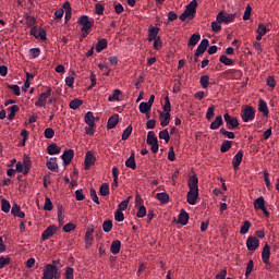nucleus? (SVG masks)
I'll use <instances>...</instances> for the list:
<instances>
[{"instance_id":"obj_1","label":"nucleus","mask_w":279,"mask_h":279,"mask_svg":"<svg viewBox=\"0 0 279 279\" xmlns=\"http://www.w3.org/2000/svg\"><path fill=\"white\" fill-rule=\"evenodd\" d=\"M197 14V0H192L185 8L184 12L180 15V21H186V19H195Z\"/></svg>"},{"instance_id":"obj_2","label":"nucleus","mask_w":279,"mask_h":279,"mask_svg":"<svg viewBox=\"0 0 279 279\" xmlns=\"http://www.w3.org/2000/svg\"><path fill=\"white\" fill-rule=\"evenodd\" d=\"M78 25H82L81 32L83 34V38H86L88 34H90V29L93 28V21L88 17V15H82L78 21Z\"/></svg>"},{"instance_id":"obj_3","label":"nucleus","mask_w":279,"mask_h":279,"mask_svg":"<svg viewBox=\"0 0 279 279\" xmlns=\"http://www.w3.org/2000/svg\"><path fill=\"white\" fill-rule=\"evenodd\" d=\"M60 279V271H58V267L52 264L46 265L44 269V275L41 279Z\"/></svg>"},{"instance_id":"obj_4","label":"nucleus","mask_w":279,"mask_h":279,"mask_svg":"<svg viewBox=\"0 0 279 279\" xmlns=\"http://www.w3.org/2000/svg\"><path fill=\"white\" fill-rule=\"evenodd\" d=\"M235 19H236V14H228L223 11H220L217 14L216 21H218V23H225L226 25H228L230 23H234Z\"/></svg>"},{"instance_id":"obj_5","label":"nucleus","mask_w":279,"mask_h":279,"mask_svg":"<svg viewBox=\"0 0 279 279\" xmlns=\"http://www.w3.org/2000/svg\"><path fill=\"white\" fill-rule=\"evenodd\" d=\"M241 117L244 123H250V121H254L256 117V110H254V107H246L244 110H242Z\"/></svg>"},{"instance_id":"obj_6","label":"nucleus","mask_w":279,"mask_h":279,"mask_svg":"<svg viewBox=\"0 0 279 279\" xmlns=\"http://www.w3.org/2000/svg\"><path fill=\"white\" fill-rule=\"evenodd\" d=\"M51 97V88H48L46 92L41 93L38 97V100L35 102L37 108H45L47 106V99Z\"/></svg>"},{"instance_id":"obj_7","label":"nucleus","mask_w":279,"mask_h":279,"mask_svg":"<svg viewBox=\"0 0 279 279\" xmlns=\"http://www.w3.org/2000/svg\"><path fill=\"white\" fill-rule=\"evenodd\" d=\"M260 246V240H258L256 236H248L246 240V247L248 252H256L258 247Z\"/></svg>"},{"instance_id":"obj_8","label":"nucleus","mask_w":279,"mask_h":279,"mask_svg":"<svg viewBox=\"0 0 279 279\" xmlns=\"http://www.w3.org/2000/svg\"><path fill=\"white\" fill-rule=\"evenodd\" d=\"M269 258H271V246H269V244L266 243L262 252V260L264 265H266L267 267H271V263H269Z\"/></svg>"},{"instance_id":"obj_9","label":"nucleus","mask_w":279,"mask_h":279,"mask_svg":"<svg viewBox=\"0 0 279 279\" xmlns=\"http://www.w3.org/2000/svg\"><path fill=\"white\" fill-rule=\"evenodd\" d=\"M97 158L95 157V155L88 150L85 155V160H84V169L85 171L90 170V167H93V165H95Z\"/></svg>"},{"instance_id":"obj_10","label":"nucleus","mask_w":279,"mask_h":279,"mask_svg":"<svg viewBox=\"0 0 279 279\" xmlns=\"http://www.w3.org/2000/svg\"><path fill=\"white\" fill-rule=\"evenodd\" d=\"M223 119L229 130H235V128H239V119L232 118L229 113H225Z\"/></svg>"},{"instance_id":"obj_11","label":"nucleus","mask_w":279,"mask_h":279,"mask_svg":"<svg viewBox=\"0 0 279 279\" xmlns=\"http://www.w3.org/2000/svg\"><path fill=\"white\" fill-rule=\"evenodd\" d=\"M58 232V227L56 225L49 226L43 233H41V241H47V239H51L53 234Z\"/></svg>"},{"instance_id":"obj_12","label":"nucleus","mask_w":279,"mask_h":279,"mask_svg":"<svg viewBox=\"0 0 279 279\" xmlns=\"http://www.w3.org/2000/svg\"><path fill=\"white\" fill-rule=\"evenodd\" d=\"M73 156H75V151L73 149L64 150L61 155V158L63 160V165L66 167L71 165V161L73 160Z\"/></svg>"},{"instance_id":"obj_13","label":"nucleus","mask_w":279,"mask_h":279,"mask_svg":"<svg viewBox=\"0 0 279 279\" xmlns=\"http://www.w3.org/2000/svg\"><path fill=\"white\" fill-rule=\"evenodd\" d=\"M199 180L197 179V177L195 175H191L189 179V183L187 186L190 189V191H196L199 192Z\"/></svg>"},{"instance_id":"obj_14","label":"nucleus","mask_w":279,"mask_h":279,"mask_svg":"<svg viewBox=\"0 0 279 279\" xmlns=\"http://www.w3.org/2000/svg\"><path fill=\"white\" fill-rule=\"evenodd\" d=\"M197 197H199V192L189 191L187 192V204L195 206L197 204Z\"/></svg>"},{"instance_id":"obj_15","label":"nucleus","mask_w":279,"mask_h":279,"mask_svg":"<svg viewBox=\"0 0 279 279\" xmlns=\"http://www.w3.org/2000/svg\"><path fill=\"white\" fill-rule=\"evenodd\" d=\"M208 45H210V41L208 39H203L197 49H196V56H202L203 53H206V49H208Z\"/></svg>"},{"instance_id":"obj_16","label":"nucleus","mask_w":279,"mask_h":279,"mask_svg":"<svg viewBox=\"0 0 279 279\" xmlns=\"http://www.w3.org/2000/svg\"><path fill=\"white\" fill-rule=\"evenodd\" d=\"M118 124H119V114L114 113L113 116H111L108 119L107 129L108 130H114V128H117Z\"/></svg>"},{"instance_id":"obj_17","label":"nucleus","mask_w":279,"mask_h":279,"mask_svg":"<svg viewBox=\"0 0 279 279\" xmlns=\"http://www.w3.org/2000/svg\"><path fill=\"white\" fill-rule=\"evenodd\" d=\"M160 32V28L156 26H149L148 28V41L151 43L153 40L158 39V33Z\"/></svg>"},{"instance_id":"obj_18","label":"nucleus","mask_w":279,"mask_h":279,"mask_svg":"<svg viewBox=\"0 0 279 279\" xmlns=\"http://www.w3.org/2000/svg\"><path fill=\"white\" fill-rule=\"evenodd\" d=\"M125 167L133 171L136 170V157L134 155V150L131 151V156L126 159Z\"/></svg>"},{"instance_id":"obj_19","label":"nucleus","mask_w":279,"mask_h":279,"mask_svg":"<svg viewBox=\"0 0 279 279\" xmlns=\"http://www.w3.org/2000/svg\"><path fill=\"white\" fill-rule=\"evenodd\" d=\"M241 162H243V150H239L233 157V169H239V167H241Z\"/></svg>"},{"instance_id":"obj_20","label":"nucleus","mask_w":279,"mask_h":279,"mask_svg":"<svg viewBox=\"0 0 279 279\" xmlns=\"http://www.w3.org/2000/svg\"><path fill=\"white\" fill-rule=\"evenodd\" d=\"M159 119H160V125L161 128H167L169 125V121H171V113H159Z\"/></svg>"},{"instance_id":"obj_21","label":"nucleus","mask_w":279,"mask_h":279,"mask_svg":"<svg viewBox=\"0 0 279 279\" xmlns=\"http://www.w3.org/2000/svg\"><path fill=\"white\" fill-rule=\"evenodd\" d=\"M223 125V117L218 116L215 120L210 123L209 128L211 130H219Z\"/></svg>"},{"instance_id":"obj_22","label":"nucleus","mask_w":279,"mask_h":279,"mask_svg":"<svg viewBox=\"0 0 279 279\" xmlns=\"http://www.w3.org/2000/svg\"><path fill=\"white\" fill-rule=\"evenodd\" d=\"M178 223H181V226H186V223H189V213H186V210L181 209L178 218Z\"/></svg>"},{"instance_id":"obj_23","label":"nucleus","mask_w":279,"mask_h":279,"mask_svg":"<svg viewBox=\"0 0 279 279\" xmlns=\"http://www.w3.org/2000/svg\"><path fill=\"white\" fill-rule=\"evenodd\" d=\"M12 215L14 217H19L20 219H25V213L21 211V206L19 204H14L11 208Z\"/></svg>"},{"instance_id":"obj_24","label":"nucleus","mask_w":279,"mask_h":279,"mask_svg":"<svg viewBox=\"0 0 279 279\" xmlns=\"http://www.w3.org/2000/svg\"><path fill=\"white\" fill-rule=\"evenodd\" d=\"M258 110L264 114V117H269V107L264 99H259Z\"/></svg>"},{"instance_id":"obj_25","label":"nucleus","mask_w":279,"mask_h":279,"mask_svg":"<svg viewBox=\"0 0 279 279\" xmlns=\"http://www.w3.org/2000/svg\"><path fill=\"white\" fill-rule=\"evenodd\" d=\"M46 166L49 171L58 173V161L56 160V158H50L49 160H47Z\"/></svg>"},{"instance_id":"obj_26","label":"nucleus","mask_w":279,"mask_h":279,"mask_svg":"<svg viewBox=\"0 0 279 279\" xmlns=\"http://www.w3.org/2000/svg\"><path fill=\"white\" fill-rule=\"evenodd\" d=\"M110 252L113 255L119 254V252H121V241H119V240L112 241L111 246H110Z\"/></svg>"},{"instance_id":"obj_27","label":"nucleus","mask_w":279,"mask_h":279,"mask_svg":"<svg viewBox=\"0 0 279 279\" xmlns=\"http://www.w3.org/2000/svg\"><path fill=\"white\" fill-rule=\"evenodd\" d=\"M84 121H85L86 125H89V128H95V116L93 114L92 111H88L85 114Z\"/></svg>"},{"instance_id":"obj_28","label":"nucleus","mask_w":279,"mask_h":279,"mask_svg":"<svg viewBox=\"0 0 279 279\" xmlns=\"http://www.w3.org/2000/svg\"><path fill=\"white\" fill-rule=\"evenodd\" d=\"M62 148H60V146H58V144H50L47 147V151L49 154V156H57L58 154H60Z\"/></svg>"},{"instance_id":"obj_29","label":"nucleus","mask_w":279,"mask_h":279,"mask_svg":"<svg viewBox=\"0 0 279 279\" xmlns=\"http://www.w3.org/2000/svg\"><path fill=\"white\" fill-rule=\"evenodd\" d=\"M107 48H108V39H106V38L99 39L96 45L97 53H101L104 51V49H107Z\"/></svg>"},{"instance_id":"obj_30","label":"nucleus","mask_w":279,"mask_h":279,"mask_svg":"<svg viewBox=\"0 0 279 279\" xmlns=\"http://www.w3.org/2000/svg\"><path fill=\"white\" fill-rule=\"evenodd\" d=\"M99 193L102 197H107V195H110V184L102 183L100 185Z\"/></svg>"},{"instance_id":"obj_31","label":"nucleus","mask_w":279,"mask_h":279,"mask_svg":"<svg viewBox=\"0 0 279 279\" xmlns=\"http://www.w3.org/2000/svg\"><path fill=\"white\" fill-rule=\"evenodd\" d=\"M147 145H154V143H158V137H156V133L154 131H149L146 140Z\"/></svg>"},{"instance_id":"obj_32","label":"nucleus","mask_w":279,"mask_h":279,"mask_svg":"<svg viewBox=\"0 0 279 279\" xmlns=\"http://www.w3.org/2000/svg\"><path fill=\"white\" fill-rule=\"evenodd\" d=\"M199 40H202V35L199 34H193L190 39H189V46L190 47H195V45H197V43H199Z\"/></svg>"},{"instance_id":"obj_33","label":"nucleus","mask_w":279,"mask_h":279,"mask_svg":"<svg viewBox=\"0 0 279 279\" xmlns=\"http://www.w3.org/2000/svg\"><path fill=\"white\" fill-rule=\"evenodd\" d=\"M156 198L161 203V204H169V194L161 192L156 194Z\"/></svg>"},{"instance_id":"obj_34","label":"nucleus","mask_w":279,"mask_h":279,"mask_svg":"<svg viewBox=\"0 0 279 279\" xmlns=\"http://www.w3.org/2000/svg\"><path fill=\"white\" fill-rule=\"evenodd\" d=\"M265 206V197L259 196L254 202V208L255 210H260Z\"/></svg>"},{"instance_id":"obj_35","label":"nucleus","mask_w":279,"mask_h":279,"mask_svg":"<svg viewBox=\"0 0 279 279\" xmlns=\"http://www.w3.org/2000/svg\"><path fill=\"white\" fill-rule=\"evenodd\" d=\"M10 208H12V206L10 205V201L2 198L1 199V210L2 213H10Z\"/></svg>"},{"instance_id":"obj_36","label":"nucleus","mask_w":279,"mask_h":279,"mask_svg":"<svg viewBox=\"0 0 279 279\" xmlns=\"http://www.w3.org/2000/svg\"><path fill=\"white\" fill-rule=\"evenodd\" d=\"M219 60L226 66H232V64H234V60L228 58L226 54L220 56Z\"/></svg>"},{"instance_id":"obj_37","label":"nucleus","mask_w":279,"mask_h":279,"mask_svg":"<svg viewBox=\"0 0 279 279\" xmlns=\"http://www.w3.org/2000/svg\"><path fill=\"white\" fill-rule=\"evenodd\" d=\"M232 149V142L231 141H225L220 146L221 154H226V151Z\"/></svg>"},{"instance_id":"obj_38","label":"nucleus","mask_w":279,"mask_h":279,"mask_svg":"<svg viewBox=\"0 0 279 279\" xmlns=\"http://www.w3.org/2000/svg\"><path fill=\"white\" fill-rule=\"evenodd\" d=\"M159 138L161 141H165L166 143H169L171 141V136L169 135V131L167 129L159 132Z\"/></svg>"},{"instance_id":"obj_39","label":"nucleus","mask_w":279,"mask_h":279,"mask_svg":"<svg viewBox=\"0 0 279 279\" xmlns=\"http://www.w3.org/2000/svg\"><path fill=\"white\" fill-rule=\"evenodd\" d=\"M138 109L142 114H147L151 110V107L147 102H141Z\"/></svg>"},{"instance_id":"obj_40","label":"nucleus","mask_w":279,"mask_h":279,"mask_svg":"<svg viewBox=\"0 0 279 279\" xmlns=\"http://www.w3.org/2000/svg\"><path fill=\"white\" fill-rule=\"evenodd\" d=\"M130 199H132V196H129L128 198L122 201L118 206V210H120L121 213H123V210H128V204H130Z\"/></svg>"},{"instance_id":"obj_41","label":"nucleus","mask_w":279,"mask_h":279,"mask_svg":"<svg viewBox=\"0 0 279 279\" xmlns=\"http://www.w3.org/2000/svg\"><path fill=\"white\" fill-rule=\"evenodd\" d=\"M250 228H252V222H250V220H245L240 229V233L247 234L250 232Z\"/></svg>"},{"instance_id":"obj_42","label":"nucleus","mask_w":279,"mask_h":279,"mask_svg":"<svg viewBox=\"0 0 279 279\" xmlns=\"http://www.w3.org/2000/svg\"><path fill=\"white\" fill-rule=\"evenodd\" d=\"M146 216H147V208L145 207V205H141L136 213V217L137 219H143V217H146Z\"/></svg>"},{"instance_id":"obj_43","label":"nucleus","mask_w":279,"mask_h":279,"mask_svg":"<svg viewBox=\"0 0 279 279\" xmlns=\"http://www.w3.org/2000/svg\"><path fill=\"white\" fill-rule=\"evenodd\" d=\"M199 83L203 88H208V84H210V76L208 75L201 76Z\"/></svg>"},{"instance_id":"obj_44","label":"nucleus","mask_w":279,"mask_h":279,"mask_svg":"<svg viewBox=\"0 0 279 279\" xmlns=\"http://www.w3.org/2000/svg\"><path fill=\"white\" fill-rule=\"evenodd\" d=\"M82 104H84V101L80 100V99H73L70 101V108L71 110H77V108H80V106H82Z\"/></svg>"},{"instance_id":"obj_45","label":"nucleus","mask_w":279,"mask_h":279,"mask_svg":"<svg viewBox=\"0 0 279 279\" xmlns=\"http://www.w3.org/2000/svg\"><path fill=\"white\" fill-rule=\"evenodd\" d=\"M132 136V125H129L122 133V141H128Z\"/></svg>"},{"instance_id":"obj_46","label":"nucleus","mask_w":279,"mask_h":279,"mask_svg":"<svg viewBox=\"0 0 279 279\" xmlns=\"http://www.w3.org/2000/svg\"><path fill=\"white\" fill-rule=\"evenodd\" d=\"M62 213H64V207H62V205H58L57 206V215H58L59 223H62V221H64V216L62 215Z\"/></svg>"},{"instance_id":"obj_47","label":"nucleus","mask_w":279,"mask_h":279,"mask_svg":"<svg viewBox=\"0 0 279 279\" xmlns=\"http://www.w3.org/2000/svg\"><path fill=\"white\" fill-rule=\"evenodd\" d=\"M104 232H111L112 231V220H105L102 223Z\"/></svg>"},{"instance_id":"obj_48","label":"nucleus","mask_w":279,"mask_h":279,"mask_svg":"<svg viewBox=\"0 0 279 279\" xmlns=\"http://www.w3.org/2000/svg\"><path fill=\"white\" fill-rule=\"evenodd\" d=\"M119 95H121V90L114 89L113 94L108 97V101H119Z\"/></svg>"},{"instance_id":"obj_49","label":"nucleus","mask_w":279,"mask_h":279,"mask_svg":"<svg viewBox=\"0 0 279 279\" xmlns=\"http://www.w3.org/2000/svg\"><path fill=\"white\" fill-rule=\"evenodd\" d=\"M163 112L171 113V101L169 100V96L165 98Z\"/></svg>"},{"instance_id":"obj_50","label":"nucleus","mask_w":279,"mask_h":279,"mask_svg":"<svg viewBox=\"0 0 279 279\" xmlns=\"http://www.w3.org/2000/svg\"><path fill=\"white\" fill-rule=\"evenodd\" d=\"M252 271H254V260L250 259L246 264L245 277L247 278Z\"/></svg>"},{"instance_id":"obj_51","label":"nucleus","mask_w":279,"mask_h":279,"mask_svg":"<svg viewBox=\"0 0 279 279\" xmlns=\"http://www.w3.org/2000/svg\"><path fill=\"white\" fill-rule=\"evenodd\" d=\"M7 88L13 90L16 97H21V87H19V85H7Z\"/></svg>"},{"instance_id":"obj_52","label":"nucleus","mask_w":279,"mask_h":279,"mask_svg":"<svg viewBox=\"0 0 279 279\" xmlns=\"http://www.w3.org/2000/svg\"><path fill=\"white\" fill-rule=\"evenodd\" d=\"M219 133L222 135V136H227V138H235V135H234V132H230V131H227L226 129H220Z\"/></svg>"},{"instance_id":"obj_53","label":"nucleus","mask_w":279,"mask_h":279,"mask_svg":"<svg viewBox=\"0 0 279 279\" xmlns=\"http://www.w3.org/2000/svg\"><path fill=\"white\" fill-rule=\"evenodd\" d=\"M44 136L45 138H53V136H56V131H53L51 128H47L44 131Z\"/></svg>"},{"instance_id":"obj_54","label":"nucleus","mask_w":279,"mask_h":279,"mask_svg":"<svg viewBox=\"0 0 279 279\" xmlns=\"http://www.w3.org/2000/svg\"><path fill=\"white\" fill-rule=\"evenodd\" d=\"M44 210H53V203H51V198L46 197L45 198V205H44Z\"/></svg>"},{"instance_id":"obj_55","label":"nucleus","mask_w":279,"mask_h":279,"mask_svg":"<svg viewBox=\"0 0 279 279\" xmlns=\"http://www.w3.org/2000/svg\"><path fill=\"white\" fill-rule=\"evenodd\" d=\"M95 239L93 238V234L85 233V243H86V248L90 247L93 245Z\"/></svg>"},{"instance_id":"obj_56","label":"nucleus","mask_w":279,"mask_h":279,"mask_svg":"<svg viewBox=\"0 0 279 279\" xmlns=\"http://www.w3.org/2000/svg\"><path fill=\"white\" fill-rule=\"evenodd\" d=\"M89 195H90V198L92 201L95 203V204H99V196H97V191H95V189H90L89 190Z\"/></svg>"},{"instance_id":"obj_57","label":"nucleus","mask_w":279,"mask_h":279,"mask_svg":"<svg viewBox=\"0 0 279 279\" xmlns=\"http://www.w3.org/2000/svg\"><path fill=\"white\" fill-rule=\"evenodd\" d=\"M114 219L116 221H124L125 220V216L123 215V211L117 209L116 213H114Z\"/></svg>"},{"instance_id":"obj_58","label":"nucleus","mask_w":279,"mask_h":279,"mask_svg":"<svg viewBox=\"0 0 279 279\" xmlns=\"http://www.w3.org/2000/svg\"><path fill=\"white\" fill-rule=\"evenodd\" d=\"M211 31L217 34L218 32H221V23L216 20V22H211Z\"/></svg>"},{"instance_id":"obj_59","label":"nucleus","mask_w":279,"mask_h":279,"mask_svg":"<svg viewBox=\"0 0 279 279\" xmlns=\"http://www.w3.org/2000/svg\"><path fill=\"white\" fill-rule=\"evenodd\" d=\"M251 16H252V7L247 5L243 14V21H250Z\"/></svg>"},{"instance_id":"obj_60","label":"nucleus","mask_w":279,"mask_h":279,"mask_svg":"<svg viewBox=\"0 0 279 279\" xmlns=\"http://www.w3.org/2000/svg\"><path fill=\"white\" fill-rule=\"evenodd\" d=\"M214 117H215V106H211L207 109L206 119L207 121H210V119H213Z\"/></svg>"},{"instance_id":"obj_61","label":"nucleus","mask_w":279,"mask_h":279,"mask_svg":"<svg viewBox=\"0 0 279 279\" xmlns=\"http://www.w3.org/2000/svg\"><path fill=\"white\" fill-rule=\"evenodd\" d=\"M29 53H31V58L35 60V58H38V56H40V48H32L29 50Z\"/></svg>"},{"instance_id":"obj_62","label":"nucleus","mask_w":279,"mask_h":279,"mask_svg":"<svg viewBox=\"0 0 279 279\" xmlns=\"http://www.w3.org/2000/svg\"><path fill=\"white\" fill-rule=\"evenodd\" d=\"M257 34H260V36H265V34H267V26L264 24H259L257 27Z\"/></svg>"},{"instance_id":"obj_63","label":"nucleus","mask_w":279,"mask_h":279,"mask_svg":"<svg viewBox=\"0 0 279 279\" xmlns=\"http://www.w3.org/2000/svg\"><path fill=\"white\" fill-rule=\"evenodd\" d=\"M73 230H75L73 222L63 226V232H73Z\"/></svg>"},{"instance_id":"obj_64","label":"nucleus","mask_w":279,"mask_h":279,"mask_svg":"<svg viewBox=\"0 0 279 279\" xmlns=\"http://www.w3.org/2000/svg\"><path fill=\"white\" fill-rule=\"evenodd\" d=\"M65 279H74L73 268L68 267L64 274Z\"/></svg>"}]
</instances>
